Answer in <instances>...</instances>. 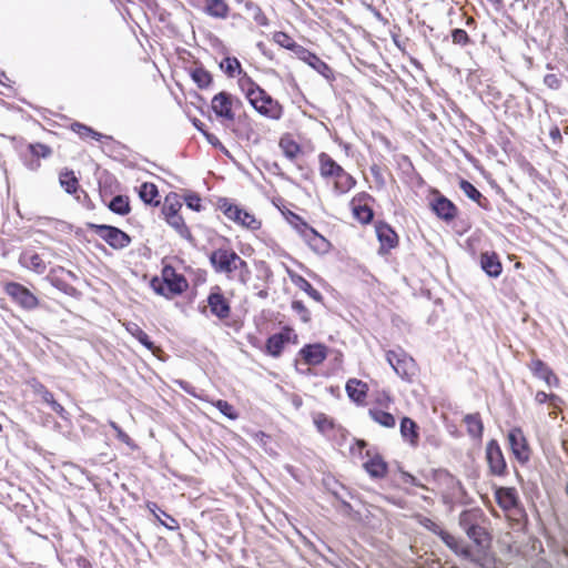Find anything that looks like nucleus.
Masks as SVG:
<instances>
[{
	"label": "nucleus",
	"mask_w": 568,
	"mask_h": 568,
	"mask_svg": "<svg viewBox=\"0 0 568 568\" xmlns=\"http://www.w3.org/2000/svg\"><path fill=\"white\" fill-rule=\"evenodd\" d=\"M354 217L362 224H369L374 219V211L369 205H351Z\"/></svg>",
	"instance_id": "nucleus-40"
},
{
	"label": "nucleus",
	"mask_w": 568,
	"mask_h": 568,
	"mask_svg": "<svg viewBox=\"0 0 568 568\" xmlns=\"http://www.w3.org/2000/svg\"><path fill=\"white\" fill-rule=\"evenodd\" d=\"M239 87L245 94L248 103L253 109L271 120H280L283 116V105L275 99L272 98L263 88H261L253 79L244 73L243 77L239 78Z\"/></svg>",
	"instance_id": "nucleus-1"
},
{
	"label": "nucleus",
	"mask_w": 568,
	"mask_h": 568,
	"mask_svg": "<svg viewBox=\"0 0 568 568\" xmlns=\"http://www.w3.org/2000/svg\"><path fill=\"white\" fill-rule=\"evenodd\" d=\"M481 270L490 277H497L501 273V263L494 252H484L480 255Z\"/></svg>",
	"instance_id": "nucleus-19"
},
{
	"label": "nucleus",
	"mask_w": 568,
	"mask_h": 568,
	"mask_svg": "<svg viewBox=\"0 0 568 568\" xmlns=\"http://www.w3.org/2000/svg\"><path fill=\"white\" fill-rule=\"evenodd\" d=\"M241 105L240 99L234 98L226 91H221L215 94L211 102V108L217 118L233 121L235 114L233 112V105Z\"/></svg>",
	"instance_id": "nucleus-5"
},
{
	"label": "nucleus",
	"mask_w": 568,
	"mask_h": 568,
	"mask_svg": "<svg viewBox=\"0 0 568 568\" xmlns=\"http://www.w3.org/2000/svg\"><path fill=\"white\" fill-rule=\"evenodd\" d=\"M223 204L221 209L223 213L236 223H240L243 226L250 227L252 230H256L260 227V222L256 221L253 214L246 212L245 210L239 207L235 204L227 203L226 199L221 200Z\"/></svg>",
	"instance_id": "nucleus-7"
},
{
	"label": "nucleus",
	"mask_w": 568,
	"mask_h": 568,
	"mask_svg": "<svg viewBox=\"0 0 568 568\" xmlns=\"http://www.w3.org/2000/svg\"><path fill=\"white\" fill-rule=\"evenodd\" d=\"M85 226L99 235L113 250H123L132 242L131 236L116 226L91 222L87 223Z\"/></svg>",
	"instance_id": "nucleus-2"
},
{
	"label": "nucleus",
	"mask_w": 568,
	"mask_h": 568,
	"mask_svg": "<svg viewBox=\"0 0 568 568\" xmlns=\"http://www.w3.org/2000/svg\"><path fill=\"white\" fill-rule=\"evenodd\" d=\"M486 460L491 475L499 477L506 475L507 464L496 439L489 440L486 445Z\"/></svg>",
	"instance_id": "nucleus-6"
},
{
	"label": "nucleus",
	"mask_w": 568,
	"mask_h": 568,
	"mask_svg": "<svg viewBox=\"0 0 568 568\" xmlns=\"http://www.w3.org/2000/svg\"><path fill=\"white\" fill-rule=\"evenodd\" d=\"M215 407L220 410L221 414L226 416L230 419H236L237 413L235 412L233 405H231L229 402L219 399L215 403Z\"/></svg>",
	"instance_id": "nucleus-51"
},
{
	"label": "nucleus",
	"mask_w": 568,
	"mask_h": 568,
	"mask_svg": "<svg viewBox=\"0 0 568 568\" xmlns=\"http://www.w3.org/2000/svg\"><path fill=\"white\" fill-rule=\"evenodd\" d=\"M31 386L34 394L40 396L42 402L47 403L48 400H51V398L53 397V394L43 384L39 382H33Z\"/></svg>",
	"instance_id": "nucleus-55"
},
{
	"label": "nucleus",
	"mask_w": 568,
	"mask_h": 568,
	"mask_svg": "<svg viewBox=\"0 0 568 568\" xmlns=\"http://www.w3.org/2000/svg\"><path fill=\"white\" fill-rule=\"evenodd\" d=\"M287 221L303 237H305L308 231L313 229L304 221V219H302L298 214L293 212H290Z\"/></svg>",
	"instance_id": "nucleus-45"
},
{
	"label": "nucleus",
	"mask_w": 568,
	"mask_h": 568,
	"mask_svg": "<svg viewBox=\"0 0 568 568\" xmlns=\"http://www.w3.org/2000/svg\"><path fill=\"white\" fill-rule=\"evenodd\" d=\"M320 160V172L323 178H337L343 168L327 153L322 152L318 155Z\"/></svg>",
	"instance_id": "nucleus-21"
},
{
	"label": "nucleus",
	"mask_w": 568,
	"mask_h": 568,
	"mask_svg": "<svg viewBox=\"0 0 568 568\" xmlns=\"http://www.w3.org/2000/svg\"><path fill=\"white\" fill-rule=\"evenodd\" d=\"M364 468L371 477L384 478L387 474L388 466L381 455L375 454L364 463Z\"/></svg>",
	"instance_id": "nucleus-24"
},
{
	"label": "nucleus",
	"mask_w": 568,
	"mask_h": 568,
	"mask_svg": "<svg viewBox=\"0 0 568 568\" xmlns=\"http://www.w3.org/2000/svg\"><path fill=\"white\" fill-rule=\"evenodd\" d=\"M386 359L395 373L403 379H410L415 373L414 359L402 348L388 351Z\"/></svg>",
	"instance_id": "nucleus-4"
},
{
	"label": "nucleus",
	"mask_w": 568,
	"mask_h": 568,
	"mask_svg": "<svg viewBox=\"0 0 568 568\" xmlns=\"http://www.w3.org/2000/svg\"><path fill=\"white\" fill-rule=\"evenodd\" d=\"M496 500L504 510H510L518 505V496L515 488L499 487L496 493Z\"/></svg>",
	"instance_id": "nucleus-22"
},
{
	"label": "nucleus",
	"mask_w": 568,
	"mask_h": 568,
	"mask_svg": "<svg viewBox=\"0 0 568 568\" xmlns=\"http://www.w3.org/2000/svg\"><path fill=\"white\" fill-rule=\"evenodd\" d=\"M210 311L220 320L227 318L231 313L229 301L220 292H213L207 297Z\"/></svg>",
	"instance_id": "nucleus-16"
},
{
	"label": "nucleus",
	"mask_w": 568,
	"mask_h": 568,
	"mask_svg": "<svg viewBox=\"0 0 568 568\" xmlns=\"http://www.w3.org/2000/svg\"><path fill=\"white\" fill-rule=\"evenodd\" d=\"M303 239L317 253H326L329 250L331 243L315 229L308 231L307 235H305Z\"/></svg>",
	"instance_id": "nucleus-28"
},
{
	"label": "nucleus",
	"mask_w": 568,
	"mask_h": 568,
	"mask_svg": "<svg viewBox=\"0 0 568 568\" xmlns=\"http://www.w3.org/2000/svg\"><path fill=\"white\" fill-rule=\"evenodd\" d=\"M465 532L477 546H483L484 541L488 539V534L481 524L471 527V529H468Z\"/></svg>",
	"instance_id": "nucleus-46"
},
{
	"label": "nucleus",
	"mask_w": 568,
	"mask_h": 568,
	"mask_svg": "<svg viewBox=\"0 0 568 568\" xmlns=\"http://www.w3.org/2000/svg\"><path fill=\"white\" fill-rule=\"evenodd\" d=\"M140 199L149 205H159L160 201L159 197V190L155 184L150 182H144L140 186L139 191Z\"/></svg>",
	"instance_id": "nucleus-30"
},
{
	"label": "nucleus",
	"mask_w": 568,
	"mask_h": 568,
	"mask_svg": "<svg viewBox=\"0 0 568 568\" xmlns=\"http://www.w3.org/2000/svg\"><path fill=\"white\" fill-rule=\"evenodd\" d=\"M171 195H168L165 199V204L163 205V214L165 215V220L171 219L172 216H178L179 210L181 209L182 204L175 200V202H170Z\"/></svg>",
	"instance_id": "nucleus-50"
},
{
	"label": "nucleus",
	"mask_w": 568,
	"mask_h": 568,
	"mask_svg": "<svg viewBox=\"0 0 568 568\" xmlns=\"http://www.w3.org/2000/svg\"><path fill=\"white\" fill-rule=\"evenodd\" d=\"M204 12L213 18L225 19L229 16L230 7L225 0H206Z\"/></svg>",
	"instance_id": "nucleus-27"
},
{
	"label": "nucleus",
	"mask_w": 568,
	"mask_h": 568,
	"mask_svg": "<svg viewBox=\"0 0 568 568\" xmlns=\"http://www.w3.org/2000/svg\"><path fill=\"white\" fill-rule=\"evenodd\" d=\"M376 235L381 243V250L388 252L398 244V236L394 229L386 222L378 221L375 225Z\"/></svg>",
	"instance_id": "nucleus-13"
},
{
	"label": "nucleus",
	"mask_w": 568,
	"mask_h": 568,
	"mask_svg": "<svg viewBox=\"0 0 568 568\" xmlns=\"http://www.w3.org/2000/svg\"><path fill=\"white\" fill-rule=\"evenodd\" d=\"M375 199L367 192H359L357 193L351 201V205H361L366 204L368 205L369 202H374Z\"/></svg>",
	"instance_id": "nucleus-61"
},
{
	"label": "nucleus",
	"mask_w": 568,
	"mask_h": 568,
	"mask_svg": "<svg viewBox=\"0 0 568 568\" xmlns=\"http://www.w3.org/2000/svg\"><path fill=\"white\" fill-rule=\"evenodd\" d=\"M273 40L282 48H285L290 51H292L296 57L300 53V50H302L303 45L296 43L291 36H288L284 31H276L273 34Z\"/></svg>",
	"instance_id": "nucleus-34"
},
{
	"label": "nucleus",
	"mask_w": 568,
	"mask_h": 568,
	"mask_svg": "<svg viewBox=\"0 0 568 568\" xmlns=\"http://www.w3.org/2000/svg\"><path fill=\"white\" fill-rule=\"evenodd\" d=\"M535 399L539 404H544L547 400H550V403L552 405H557V402L559 400V397L557 395H555V394L548 395L547 393H545L542 390H539V392H537V394L535 396Z\"/></svg>",
	"instance_id": "nucleus-62"
},
{
	"label": "nucleus",
	"mask_w": 568,
	"mask_h": 568,
	"mask_svg": "<svg viewBox=\"0 0 568 568\" xmlns=\"http://www.w3.org/2000/svg\"><path fill=\"white\" fill-rule=\"evenodd\" d=\"M467 426V432L473 438H480L483 436L484 426L479 414H468L464 417Z\"/></svg>",
	"instance_id": "nucleus-36"
},
{
	"label": "nucleus",
	"mask_w": 568,
	"mask_h": 568,
	"mask_svg": "<svg viewBox=\"0 0 568 568\" xmlns=\"http://www.w3.org/2000/svg\"><path fill=\"white\" fill-rule=\"evenodd\" d=\"M430 209L438 219L445 222H452L458 213V209L454 202L438 191H436V196L430 202Z\"/></svg>",
	"instance_id": "nucleus-8"
},
{
	"label": "nucleus",
	"mask_w": 568,
	"mask_h": 568,
	"mask_svg": "<svg viewBox=\"0 0 568 568\" xmlns=\"http://www.w3.org/2000/svg\"><path fill=\"white\" fill-rule=\"evenodd\" d=\"M29 154L40 160V158H48L51 155L52 150L43 143H30L28 145Z\"/></svg>",
	"instance_id": "nucleus-48"
},
{
	"label": "nucleus",
	"mask_w": 568,
	"mask_h": 568,
	"mask_svg": "<svg viewBox=\"0 0 568 568\" xmlns=\"http://www.w3.org/2000/svg\"><path fill=\"white\" fill-rule=\"evenodd\" d=\"M210 262L216 272L230 273L245 262L230 248H217L210 254Z\"/></svg>",
	"instance_id": "nucleus-3"
},
{
	"label": "nucleus",
	"mask_w": 568,
	"mask_h": 568,
	"mask_svg": "<svg viewBox=\"0 0 568 568\" xmlns=\"http://www.w3.org/2000/svg\"><path fill=\"white\" fill-rule=\"evenodd\" d=\"M186 206L195 212H201L203 206L201 204V197L194 192H190L184 196Z\"/></svg>",
	"instance_id": "nucleus-52"
},
{
	"label": "nucleus",
	"mask_w": 568,
	"mask_h": 568,
	"mask_svg": "<svg viewBox=\"0 0 568 568\" xmlns=\"http://www.w3.org/2000/svg\"><path fill=\"white\" fill-rule=\"evenodd\" d=\"M400 435L404 438V440L408 442L413 447H416L418 445V426L412 418H402Z\"/></svg>",
	"instance_id": "nucleus-26"
},
{
	"label": "nucleus",
	"mask_w": 568,
	"mask_h": 568,
	"mask_svg": "<svg viewBox=\"0 0 568 568\" xmlns=\"http://www.w3.org/2000/svg\"><path fill=\"white\" fill-rule=\"evenodd\" d=\"M356 185V180L345 170L335 178L334 190L337 194H345Z\"/></svg>",
	"instance_id": "nucleus-33"
},
{
	"label": "nucleus",
	"mask_w": 568,
	"mask_h": 568,
	"mask_svg": "<svg viewBox=\"0 0 568 568\" xmlns=\"http://www.w3.org/2000/svg\"><path fill=\"white\" fill-rule=\"evenodd\" d=\"M369 171L372 173V175L374 176V180H375V183L378 187H384L385 185V180H384V176L382 174V169L379 165L377 164H373L371 168H369Z\"/></svg>",
	"instance_id": "nucleus-63"
},
{
	"label": "nucleus",
	"mask_w": 568,
	"mask_h": 568,
	"mask_svg": "<svg viewBox=\"0 0 568 568\" xmlns=\"http://www.w3.org/2000/svg\"><path fill=\"white\" fill-rule=\"evenodd\" d=\"M450 36L454 44L466 47L473 43V40L464 29L455 28L452 30Z\"/></svg>",
	"instance_id": "nucleus-49"
},
{
	"label": "nucleus",
	"mask_w": 568,
	"mask_h": 568,
	"mask_svg": "<svg viewBox=\"0 0 568 568\" xmlns=\"http://www.w3.org/2000/svg\"><path fill=\"white\" fill-rule=\"evenodd\" d=\"M71 130L73 132H75L77 134H79L80 138L82 139H85V138H89L90 136V133H92V128L87 125V124H83V123H80V122H74L71 124Z\"/></svg>",
	"instance_id": "nucleus-60"
},
{
	"label": "nucleus",
	"mask_w": 568,
	"mask_h": 568,
	"mask_svg": "<svg viewBox=\"0 0 568 568\" xmlns=\"http://www.w3.org/2000/svg\"><path fill=\"white\" fill-rule=\"evenodd\" d=\"M109 425L112 427V429L115 432L116 434V438L124 443L125 445L128 446H131L132 445V439L130 438V436L123 432V429L113 420H110L109 422Z\"/></svg>",
	"instance_id": "nucleus-58"
},
{
	"label": "nucleus",
	"mask_w": 568,
	"mask_h": 568,
	"mask_svg": "<svg viewBox=\"0 0 568 568\" xmlns=\"http://www.w3.org/2000/svg\"><path fill=\"white\" fill-rule=\"evenodd\" d=\"M292 308L304 323H307L311 320L310 312L302 301H293Z\"/></svg>",
	"instance_id": "nucleus-56"
},
{
	"label": "nucleus",
	"mask_w": 568,
	"mask_h": 568,
	"mask_svg": "<svg viewBox=\"0 0 568 568\" xmlns=\"http://www.w3.org/2000/svg\"><path fill=\"white\" fill-rule=\"evenodd\" d=\"M291 329H284L280 333L271 335L266 341V352L273 357L281 355L284 346L288 343Z\"/></svg>",
	"instance_id": "nucleus-17"
},
{
	"label": "nucleus",
	"mask_w": 568,
	"mask_h": 568,
	"mask_svg": "<svg viewBox=\"0 0 568 568\" xmlns=\"http://www.w3.org/2000/svg\"><path fill=\"white\" fill-rule=\"evenodd\" d=\"M297 58L305 63H307L311 68L317 71L321 75H323L326 80H334V73L332 68L324 62L318 55L311 52L306 48H302Z\"/></svg>",
	"instance_id": "nucleus-10"
},
{
	"label": "nucleus",
	"mask_w": 568,
	"mask_h": 568,
	"mask_svg": "<svg viewBox=\"0 0 568 568\" xmlns=\"http://www.w3.org/2000/svg\"><path fill=\"white\" fill-rule=\"evenodd\" d=\"M22 266L34 271L38 274H42L45 271V263L41 256L33 251H26L20 255L19 258Z\"/></svg>",
	"instance_id": "nucleus-25"
},
{
	"label": "nucleus",
	"mask_w": 568,
	"mask_h": 568,
	"mask_svg": "<svg viewBox=\"0 0 568 568\" xmlns=\"http://www.w3.org/2000/svg\"><path fill=\"white\" fill-rule=\"evenodd\" d=\"M485 519V514L480 508L467 509L459 515V526L466 531L478 524H483Z\"/></svg>",
	"instance_id": "nucleus-20"
},
{
	"label": "nucleus",
	"mask_w": 568,
	"mask_h": 568,
	"mask_svg": "<svg viewBox=\"0 0 568 568\" xmlns=\"http://www.w3.org/2000/svg\"><path fill=\"white\" fill-rule=\"evenodd\" d=\"M6 292L21 307L31 310L38 305V298L26 286H4Z\"/></svg>",
	"instance_id": "nucleus-15"
},
{
	"label": "nucleus",
	"mask_w": 568,
	"mask_h": 568,
	"mask_svg": "<svg viewBox=\"0 0 568 568\" xmlns=\"http://www.w3.org/2000/svg\"><path fill=\"white\" fill-rule=\"evenodd\" d=\"M190 75L201 90L207 89L213 82L212 74L202 65L192 69Z\"/></svg>",
	"instance_id": "nucleus-32"
},
{
	"label": "nucleus",
	"mask_w": 568,
	"mask_h": 568,
	"mask_svg": "<svg viewBox=\"0 0 568 568\" xmlns=\"http://www.w3.org/2000/svg\"><path fill=\"white\" fill-rule=\"evenodd\" d=\"M153 292L158 295L164 296L168 300L182 295L189 286H151Z\"/></svg>",
	"instance_id": "nucleus-44"
},
{
	"label": "nucleus",
	"mask_w": 568,
	"mask_h": 568,
	"mask_svg": "<svg viewBox=\"0 0 568 568\" xmlns=\"http://www.w3.org/2000/svg\"><path fill=\"white\" fill-rule=\"evenodd\" d=\"M345 389H346L347 396L354 403L363 404L365 402L368 387L364 382L356 379V378H351L347 381Z\"/></svg>",
	"instance_id": "nucleus-18"
},
{
	"label": "nucleus",
	"mask_w": 568,
	"mask_h": 568,
	"mask_svg": "<svg viewBox=\"0 0 568 568\" xmlns=\"http://www.w3.org/2000/svg\"><path fill=\"white\" fill-rule=\"evenodd\" d=\"M510 449L519 463H526L529 459V447L524 433L520 428H513L508 433Z\"/></svg>",
	"instance_id": "nucleus-9"
},
{
	"label": "nucleus",
	"mask_w": 568,
	"mask_h": 568,
	"mask_svg": "<svg viewBox=\"0 0 568 568\" xmlns=\"http://www.w3.org/2000/svg\"><path fill=\"white\" fill-rule=\"evenodd\" d=\"M166 222L179 233L181 237L187 241L193 240V236L181 215L172 216L171 219H168Z\"/></svg>",
	"instance_id": "nucleus-43"
},
{
	"label": "nucleus",
	"mask_w": 568,
	"mask_h": 568,
	"mask_svg": "<svg viewBox=\"0 0 568 568\" xmlns=\"http://www.w3.org/2000/svg\"><path fill=\"white\" fill-rule=\"evenodd\" d=\"M280 148L282 149L284 155L290 160L295 159L297 154L302 151L301 145L293 139L287 136L281 138Z\"/></svg>",
	"instance_id": "nucleus-41"
},
{
	"label": "nucleus",
	"mask_w": 568,
	"mask_h": 568,
	"mask_svg": "<svg viewBox=\"0 0 568 568\" xmlns=\"http://www.w3.org/2000/svg\"><path fill=\"white\" fill-rule=\"evenodd\" d=\"M245 9L248 14H251L252 19L262 27L268 26V19L262 11L261 7L253 1L245 2Z\"/></svg>",
	"instance_id": "nucleus-42"
},
{
	"label": "nucleus",
	"mask_w": 568,
	"mask_h": 568,
	"mask_svg": "<svg viewBox=\"0 0 568 568\" xmlns=\"http://www.w3.org/2000/svg\"><path fill=\"white\" fill-rule=\"evenodd\" d=\"M59 181L64 191L69 194H74L79 189V181L73 171L65 170L60 173Z\"/></svg>",
	"instance_id": "nucleus-39"
},
{
	"label": "nucleus",
	"mask_w": 568,
	"mask_h": 568,
	"mask_svg": "<svg viewBox=\"0 0 568 568\" xmlns=\"http://www.w3.org/2000/svg\"><path fill=\"white\" fill-rule=\"evenodd\" d=\"M148 508L150 511L154 514V516L160 520V523L165 526L170 530H175L179 528L178 521L164 510L160 509L155 503H149Z\"/></svg>",
	"instance_id": "nucleus-35"
},
{
	"label": "nucleus",
	"mask_w": 568,
	"mask_h": 568,
	"mask_svg": "<svg viewBox=\"0 0 568 568\" xmlns=\"http://www.w3.org/2000/svg\"><path fill=\"white\" fill-rule=\"evenodd\" d=\"M104 146H103V151L105 153H118V154H121V150H123L125 146L119 142V141H115L112 136H111V140H105L103 142Z\"/></svg>",
	"instance_id": "nucleus-57"
},
{
	"label": "nucleus",
	"mask_w": 568,
	"mask_h": 568,
	"mask_svg": "<svg viewBox=\"0 0 568 568\" xmlns=\"http://www.w3.org/2000/svg\"><path fill=\"white\" fill-rule=\"evenodd\" d=\"M125 328L143 346H145L150 351L153 349V342L149 338L148 334L136 323L129 322L125 324Z\"/></svg>",
	"instance_id": "nucleus-38"
},
{
	"label": "nucleus",
	"mask_w": 568,
	"mask_h": 568,
	"mask_svg": "<svg viewBox=\"0 0 568 568\" xmlns=\"http://www.w3.org/2000/svg\"><path fill=\"white\" fill-rule=\"evenodd\" d=\"M459 187L468 199L476 202L481 209L489 210L488 199L485 197L473 183L465 179H460Z\"/></svg>",
	"instance_id": "nucleus-23"
},
{
	"label": "nucleus",
	"mask_w": 568,
	"mask_h": 568,
	"mask_svg": "<svg viewBox=\"0 0 568 568\" xmlns=\"http://www.w3.org/2000/svg\"><path fill=\"white\" fill-rule=\"evenodd\" d=\"M368 414L374 422L383 427L393 428L396 425L395 417L388 412L378 408H371Z\"/></svg>",
	"instance_id": "nucleus-37"
},
{
	"label": "nucleus",
	"mask_w": 568,
	"mask_h": 568,
	"mask_svg": "<svg viewBox=\"0 0 568 568\" xmlns=\"http://www.w3.org/2000/svg\"><path fill=\"white\" fill-rule=\"evenodd\" d=\"M544 84L551 90H559L562 81L554 73H548L544 77Z\"/></svg>",
	"instance_id": "nucleus-59"
},
{
	"label": "nucleus",
	"mask_w": 568,
	"mask_h": 568,
	"mask_svg": "<svg viewBox=\"0 0 568 568\" xmlns=\"http://www.w3.org/2000/svg\"><path fill=\"white\" fill-rule=\"evenodd\" d=\"M220 69L229 77L234 78L235 74L243 77L246 73L241 65V62L235 57H226L220 62Z\"/></svg>",
	"instance_id": "nucleus-31"
},
{
	"label": "nucleus",
	"mask_w": 568,
	"mask_h": 568,
	"mask_svg": "<svg viewBox=\"0 0 568 568\" xmlns=\"http://www.w3.org/2000/svg\"><path fill=\"white\" fill-rule=\"evenodd\" d=\"M108 209L118 215L124 216L131 212L130 199L128 195H115L106 204Z\"/></svg>",
	"instance_id": "nucleus-29"
},
{
	"label": "nucleus",
	"mask_w": 568,
	"mask_h": 568,
	"mask_svg": "<svg viewBox=\"0 0 568 568\" xmlns=\"http://www.w3.org/2000/svg\"><path fill=\"white\" fill-rule=\"evenodd\" d=\"M203 135L206 139L207 143H210L213 148L220 150L224 155L231 156L230 151L222 144V142L219 140L216 135L209 131L203 132Z\"/></svg>",
	"instance_id": "nucleus-53"
},
{
	"label": "nucleus",
	"mask_w": 568,
	"mask_h": 568,
	"mask_svg": "<svg viewBox=\"0 0 568 568\" xmlns=\"http://www.w3.org/2000/svg\"><path fill=\"white\" fill-rule=\"evenodd\" d=\"M237 122L240 125V129L237 131L240 136L245 138L250 141L252 136L255 134L250 118L246 114L241 115L239 116Z\"/></svg>",
	"instance_id": "nucleus-47"
},
{
	"label": "nucleus",
	"mask_w": 568,
	"mask_h": 568,
	"mask_svg": "<svg viewBox=\"0 0 568 568\" xmlns=\"http://www.w3.org/2000/svg\"><path fill=\"white\" fill-rule=\"evenodd\" d=\"M300 355L308 365H320L327 357V347L323 344H307L300 349Z\"/></svg>",
	"instance_id": "nucleus-14"
},
{
	"label": "nucleus",
	"mask_w": 568,
	"mask_h": 568,
	"mask_svg": "<svg viewBox=\"0 0 568 568\" xmlns=\"http://www.w3.org/2000/svg\"><path fill=\"white\" fill-rule=\"evenodd\" d=\"M436 478L443 481L447 489L449 497L456 500H463L466 496V489L463 486L462 481L457 479L454 475L445 469H439L436 471Z\"/></svg>",
	"instance_id": "nucleus-11"
},
{
	"label": "nucleus",
	"mask_w": 568,
	"mask_h": 568,
	"mask_svg": "<svg viewBox=\"0 0 568 568\" xmlns=\"http://www.w3.org/2000/svg\"><path fill=\"white\" fill-rule=\"evenodd\" d=\"M438 537L443 540V542L452 549L455 554L459 552V541L453 535L444 530Z\"/></svg>",
	"instance_id": "nucleus-54"
},
{
	"label": "nucleus",
	"mask_w": 568,
	"mask_h": 568,
	"mask_svg": "<svg viewBox=\"0 0 568 568\" xmlns=\"http://www.w3.org/2000/svg\"><path fill=\"white\" fill-rule=\"evenodd\" d=\"M423 526L428 529L429 531H432L433 534L439 536L444 529L438 525L436 524L435 521H433L432 519L429 518H425L423 521H422Z\"/></svg>",
	"instance_id": "nucleus-64"
},
{
	"label": "nucleus",
	"mask_w": 568,
	"mask_h": 568,
	"mask_svg": "<svg viewBox=\"0 0 568 568\" xmlns=\"http://www.w3.org/2000/svg\"><path fill=\"white\" fill-rule=\"evenodd\" d=\"M532 375L546 383L548 387H557L559 384L558 377L555 375L552 369L541 359L534 358L528 365Z\"/></svg>",
	"instance_id": "nucleus-12"
}]
</instances>
